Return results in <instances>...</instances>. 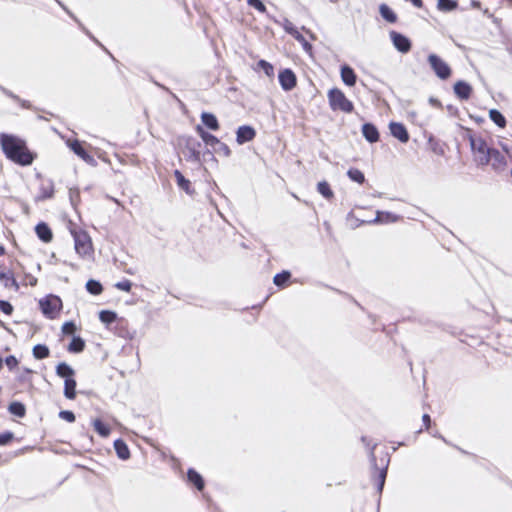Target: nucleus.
Returning <instances> with one entry per match:
<instances>
[{
	"mask_svg": "<svg viewBox=\"0 0 512 512\" xmlns=\"http://www.w3.org/2000/svg\"><path fill=\"white\" fill-rule=\"evenodd\" d=\"M0 143L5 155L10 160L20 165H29L32 163L33 156L27 149L25 142L20 138L13 135L2 134Z\"/></svg>",
	"mask_w": 512,
	"mask_h": 512,
	"instance_id": "1",
	"label": "nucleus"
},
{
	"mask_svg": "<svg viewBox=\"0 0 512 512\" xmlns=\"http://www.w3.org/2000/svg\"><path fill=\"white\" fill-rule=\"evenodd\" d=\"M71 233L76 253L82 258L90 259L94 249L89 234L83 230H71Z\"/></svg>",
	"mask_w": 512,
	"mask_h": 512,
	"instance_id": "2",
	"label": "nucleus"
},
{
	"mask_svg": "<svg viewBox=\"0 0 512 512\" xmlns=\"http://www.w3.org/2000/svg\"><path fill=\"white\" fill-rule=\"evenodd\" d=\"M329 105L332 110H340L345 113L353 111L352 102L345 96V94L338 88H333L328 91Z\"/></svg>",
	"mask_w": 512,
	"mask_h": 512,
	"instance_id": "3",
	"label": "nucleus"
},
{
	"mask_svg": "<svg viewBox=\"0 0 512 512\" xmlns=\"http://www.w3.org/2000/svg\"><path fill=\"white\" fill-rule=\"evenodd\" d=\"M471 149L474 153L475 160L481 164H488L490 161L491 150L481 137H470Z\"/></svg>",
	"mask_w": 512,
	"mask_h": 512,
	"instance_id": "4",
	"label": "nucleus"
},
{
	"mask_svg": "<svg viewBox=\"0 0 512 512\" xmlns=\"http://www.w3.org/2000/svg\"><path fill=\"white\" fill-rule=\"evenodd\" d=\"M42 313L48 318H55L61 310V299L55 295H49L39 301Z\"/></svg>",
	"mask_w": 512,
	"mask_h": 512,
	"instance_id": "5",
	"label": "nucleus"
},
{
	"mask_svg": "<svg viewBox=\"0 0 512 512\" xmlns=\"http://www.w3.org/2000/svg\"><path fill=\"white\" fill-rule=\"evenodd\" d=\"M427 60L430 67L437 75V77H439L442 80H446L451 76V68L438 55L430 54Z\"/></svg>",
	"mask_w": 512,
	"mask_h": 512,
	"instance_id": "6",
	"label": "nucleus"
},
{
	"mask_svg": "<svg viewBox=\"0 0 512 512\" xmlns=\"http://www.w3.org/2000/svg\"><path fill=\"white\" fill-rule=\"evenodd\" d=\"M390 39L394 47L401 53H408L411 49V41L404 35L396 32H390Z\"/></svg>",
	"mask_w": 512,
	"mask_h": 512,
	"instance_id": "7",
	"label": "nucleus"
},
{
	"mask_svg": "<svg viewBox=\"0 0 512 512\" xmlns=\"http://www.w3.org/2000/svg\"><path fill=\"white\" fill-rule=\"evenodd\" d=\"M279 82L284 90L289 91L296 86V76L290 69H285L279 73Z\"/></svg>",
	"mask_w": 512,
	"mask_h": 512,
	"instance_id": "8",
	"label": "nucleus"
},
{
	"mask_svg": "<svg viewBox=\"0 0 512 512\" xmlns=\"http://www.w3.org/2000/svg\"><path fill=\"white\" fill-rule=\"evenodd\" d=\"M390 132L391 134L397 138L402 143H406L409 140V134L405 126L401 123L392 122L390 123Z\"/></svg>",
	"mask_w": 512,
	"mask_h": 512,
	"instance_id": "9",
	"label": "nucleus"
},
{
	"mask_svg": "<svg viewBox=\"0 0 512 512\" xmlns=\"http://www.w3.org/2000/svg\"><path fill=\"white\" fill-rule=\"evenodd\" d=\"M255 137V130L250 126H241L237 130V142L243 144Z\"/></svg>",
	"mask_w": 512,
	"mask_h": 512,
	"instance_id": "10",
	"label": "nucleus"
},
{
	"mask_svg": "<svg viewBox=\"0 0 512 512\" xmlns=\"http://www.w3.org/2000/svg\"><path fill=\"white\" fill-rule=\"evenodd\" d=\"M0 281L6 288H13L15 291L19 289V284L14 278L13 273L5 271L2 268H0Z\"/></svg>",
	"mask_w": 512,
	"mask_h": 512,
	"instance_id": "11",
	"label": "nucleus"
},
{
	"mask_svg": "<svg viewBox=\"0 0 512 512\" xmlns=\"http://www.w3.org/2000/svg\"><path fill=\"white\" fill-rule=\"evenodd\" d=\"M341 79L347 86H354L357 80V76L353 69L347 65L341 68Z\"/></svg>",
	"mask_w": 512,
	"mask_h": 512,
	"instance_id": "12",
	"label": "nucleus"
},
{
	"mask_svg": "<svg viewBox=\"0 0 512 512\" xmlns=\"http://www.w3.org/2000/svg\"><path fill=\"white\" fill-rule=\"evenodd\" d=\"M454 92L459 98L468 99L471 95L472 88L468 83L464 81H458L454 85Z\"/></svg>",
	"mask_w": 512,
	"mask_h": 512,
	"instance_id": "13",
	"label": "nucleus"
},
{
	"mask_svg": "<svg viewBox=\"0 0 512 512\" xmlns=\"http://www.w3.org/2000/svg\"><path fill=\"white\" fill-rule=\"evenodd\" d=\"M399 217L390 212L377 211L376 218L372 221V223L376 224H387L398 221Z\"/></svg>",
	"mask_w": 512,
	"mask_h": 512,
	"instance_id": "14",
	"label": "nucleus"
},
{
	"mask_svg": "<svg viewBox=\"0 0 512 512\" xmlns=\"http://www.w3.org/2000/svg\"><path fill=\"white\" fill-rule=\"evenodd\" d=\"M37 236L45 243H48L52 240V231L51 229L45 224L40 223L35 228Z\"/></svg>",
	"mask_w": 512,
	"mask_h": 512,
	"instance_id": "15",
	"label": "nucleus"
},
{
	"mask_svg": "<svg viewBox=\"0 0 512 512\" xmlns=\"http://www.w3.org/2000/svg\"><path fill=\"white\" fill-rule=\"evenodd\" d=\"M364 137L371 143L378 141L379 133L377 128L372 124H364L362 127Z\"/></svg>",
	"mask_w": 512,
	"mask_h": 512,
	"instance_id": "16",
	"label": "nucleus"
},
{
	"mask_svg": "<svg viewBox=\"0 0 512 512\" xmlns=\"http://www.w3.org/2000/svg\"><path fill=\"white\" fill-rule=\"evenodd\" d=\"M201 120L204 125H206L211 130H218L219 129V123L216 118V116L212 113L203 112L201 114Z\"/></svg>",
	"mask_w": 512,
	"mask_h": 512,
	"instance_id": "17",
	"label": "nucleus"
},
{
	"mask_svg": "<svg viewBox=\"0 0 512 512\" xmlns=\"http://www.w3.org/2000/svg\"><path fill=\"white\" fill-rule=\"evenodd\" d=\"M489 156V163L493 166L494 169H502L505 167V159L497 150L492 149Z\"/></svg>",
	"mask_w": 512,
	"mask_h": 512,
	"instance_id": "18",
	"label": "nucleus"
},
{
	"mask_svg": "<svg viewBox=\"0 0 512 512\" xmlns=\"http://www.w3.org/2000/svg\"><path fill=\"white\" fill-rule=\"evenodd\" d=\"M196 130L205 144L214 146L219 143V140L217 139V137L206 132L201 126H197Z\"/></svg>",
	"mask_w": 512,
	"mask_h": 512,
	"instance_id": "19",
	"label": "nucleus"
},
{
	"mask_svg": "<svg viewBox=\"0 0 512 512\" xmlns=\"http://www.w3.org/2000/svg\"><path fill=\"white\" fill-rule=\"evenodd\" d=\"M56 373L65 380L73 378L75 374L74 370L66 363H60L56 368Z\"/></svg>",
	"mask_w": 512,
	"mask_h": 512,
	"instance_id": "20",
	"label": "nucleus"
},
{
	"mask_svg": "<svg viewBox=\"0 0 512 512\" xmlns=\"http://www.w3.org/2000/svg\"><path fill=\"white\" fill-rule=\"evenodd\" d=\"M116 453L119 458L126 460L130 456L128 446L122 440H116L114 443Z\"/></svg>",
	"mask_w": 512,
	"mask_h": 512,
	"instance_id": "21",
	"label": "nucleus"
},
{
	"mask_svg": "<svg viewBox=\"0 0 512 512\" xmlns=\"http://www.w3.org/2000/svg\"><path fill=\"white\" fill-rule=\"evenodd\" d=\"M64 395L68 399L76 397V381L74 378L65 380Z\"/></svg>",
	"mask_w": 512,
	"mask_h": 512,
	"instance_id": "22",
	"label": "nucleus"
},
{
	"mask_svg": "<svg viewBox=\"0 0 512 512\" xmlns=\"http://www.w3.org/2000/svg\"><path fill=\"white\" fill-rule=\"evenodd\" d=\"M381 16L389 23H395L397 20L396 14L386 5L382 4L379 8Z\"/></svg>",
	"mask_w": 512,
	"mask_h": 512,
	"instance_id": "23",
	"label": "nucleus"
},
{
	"mask_svg": "<svg viewBox=\"0 0 512 512\" xmlns=\"http://www.w3.org/2000/svg\"><path fill=\"white\" fill-rule=\"evenodd\" d=\"M93 427L95 431L102 437H108L110 435V428L100 419H95L93 421Z\"/></svg>",
	"mask_w": 512,
	"mask_h": 512,
	"instance_id": "24",
	"label": "nucleus"
},
{
	"mask_svg": "<svg viewBox=\"0 0 512 512\" xmlns=\"http://www.w3.org/2000/svg\"><path fill=\"white\" fill-rule=\"evenodd\" d=\"M490 119L498 125L500 128H504L506 126V119L505 117L495 109H492L489 111Z\"/></svg>",
	"mask_w": 512,
	"mask_h": 512,
	"instance_id": "25",
	"label": "nucleus"
},
{
	"mask_svg": "<svg viewBox=\"0 0 512 512\" xmlns=\"http://www.w3.org/2000/svg\"><path fill=\"white\" fill-rule=\"evenodd\" d=\"M318 192L326 199H331L334 196L329 184L326 181H321L317 185Z\"/></svg>",
	"mask_w": 512,
	"mask_h": 512,
	"instance_id": "26",
	"label": "nucleus"
},
{
	"mask_svg": "<svg viewBox=\"0 0 512 512\" xmlns=\"http://www.w3.org/2000/svg\"><path fill=\"white\" fill-rule=\"evenodd\" d=\"M175 179L177 181L178 186L186 191L187 193H190V181L187 180L180 171L176 170L174 172Z\"/></svg>",
	"mask_w": 512,
	"mask_h": 512,
	"instance_id": "27",
	"label": "nucleus"
},
{
	"mask_svg": "<svg viewBox=\"0 0 512 512\" xmlns=\"http://www.w3.org/2000/svg\"><path fill=\"white\" fill-rule=\"evenodd\" d=\"M188 479L190 482H192L197 489L201 490L204 487V482L202 477L194 470L190 469L188 471Z\"/></svg>",
	"mask_w": 512,
	"mask_h": 512,
	"instance_id": "28",
	"label": "nucleus"
},
{
	"mask_svg": "<svg viewBox=\"0 0 512 512\" xmlns=\"http://www.w3.org/2000/svg\"><path fill=\"white\" fill-rule=\"evenodd\" d=\"M33 356L36 359H44L49 356V349L45 345L38 344L33 348Z\"/></svg>",
	"mask_w": 512,
	"mask_h": 512,
	"instance_id": "29",
	"label": "nucleus"
},
{
	"mask_svg": "<svg viewBox=\"0 0 512 512\" xmlns=\"http://www.w3.org/2000/svg\"><path fill=\"white\" fill-rule=\"evenodd\" d=\"M84 347V341L80 337H74L68 349L70 352L79 353L83 351Z\"/></svg>",
	"mask_w": 512,
	"mask_h": 512,
	"instance_id": "30",
	"label": "nucleus"
},
{
	"mask_svg": "<svg viewBox=\"0 0 512 512\" xmlns=\"http://www.w3.org/2000/svg\"><path fill=\"white\" fill-rule=\"evenodd\" d=\"M347 175L352 181H355L359 184H362L365 181L364 174L356 168L349 169Z\"/></svg>",
	"mask_w": 512,
	"mask_h": 512,
	"instance_id": "31",
	"label": "nucleus"
},
{
	"mask_svg": "<svg viewBox=\"0 0 512 512\" xmlns=\"http://www.w3.org/2000/svg\"><path fill=\"white\" fill-rule=\"evenodd\" d=\"M9 411L18 416V417H23L25 415V406L20 403V402H12L10 405H9Z\"/></svg>",
	"mask_w": 512,
	"mask_h": 512,
	"instance_id": "32",
	"label": "nucleus"
},
{
	"mask_svg": "<svg viewBox=\"0 0 512 512\" xmlns=\"http://www.w3.org/2000/svg\"><path fill=\"white\" fill-rule=\"evenodd\" d=\"M86 288L93 295H98L102 292V285L95 280H89L86 284Z\"/></svg>",
	"mask_w": 512,
	"mask_h": 512,
	"instance_id": "33",
	"label": "nucleus"
},
{
	"mask_svg": "<svg viewBox=\"0 0 512 512\" xmlns=\"http://www.w3.org/2000/svg\"><path fill=\"white\" fill-rule=\"evenodd\" d=\"M457 7L454 0H438V8L442 11H451Z\"/></svg>",
	"mask_w": 512,
	"mask_h": 512,
	"instance_id": "34",
	"label": "nucleus"
},
{
	"mask_svg": "<svg viewBox=\"0 0 512 512\" xmlns=\"http://www.w3.org/2000/svg\"><path fill=\"white\" fill-rule=\"evenodd\" d=\"M100 320L105 324H110L115 321L116 314L112 311L103 310L99 313Z\"/></svg>",
	"mask_w": 512,
	"mask_h": 512,
	"instance_id": "35",
	"label": "nucleus"
},
{
	"mask_svg": "<svg viewBox=\"0 0 512 512\" xmlns=\"http://www.w3.org/2000/svg\"><path fill=\"white\" fill-rule=\"evenodd\" d=\"M70 148L82 159L87 160L89 158V155L86 153V151L82 148V146L79 144V142L74 141L70 143Z\"/></svg>",
	"mask_w": 512,
	"mask_h": 512,
	"instance_id": "36",
	"label": "nucleus"
},
{
	"mask_svg": "<svg viewBox=\"0 0 512 512\" xmlns=\"http://www.w3.org/2000/svg\"><path fill=\"white\" fill-rule=\"evenodd\" d=\"M258 66L264 71V73L268 77H272L274 75V68L269 62L265 60H260L258 62Z\"/></svg>",
	"mask_w": 512,
	"mask_h": 512,
	"instance_id": "37",
	"label": "nucleus"
},
{
	"mask_svg": "<svg viewBox=\"0 0 512 512\" xmlns=\"http://www.w3.org/2000/svg\"><path fill=\"white\" fill-rule=\"evenodd\" d=\"M290 277V274L288 272H283L281 274H277L275 277H274V283L277 285V286H281L283 285L286 281H288Z\"/></svg>",
	"mask_w": 512,
	"mask_h": 512,
	"instance_id": "38",
	"label": "nucleus"
},
{
	"mask_svg": "<svg viewBox=\"0 0 512 512\" xmlns=\"http://www.w3.org/2000/svg\"><path fill=\"white\" fill-rule=\"evenodd\" d=\"M76 331V325L73 322H66L62 326V332L66 335H72Z\"/></svg>",
	"mask_w": 512,
	"mask_h": 512,
	"instance_id": "39",
	"label": "nucleus"
},
{
	"mask_svg": "<svg viewBox=\"0 0 512 512\" xmlns=\"http://www.w3.org/2000/svg\"><path fill=\"white\" fill-rule=\"evenodd\" d=\"M247 2L250 6L254 7L261 13H264L266 11L265 5L260 0H248Z\"/></svg>",
	"mask_w": 512,
	"mask_h": 512,
	"instance_id": "40",
	"label": "nucleus"
},
{
	"mask_svg": "<svg viewBox=\"0 0 512 512\" xmlns=\"http://www.w3.org/2000/svg\"><path fill=\"white\" fill-rule=\"evenodd\" d=\"M116 288L122 291L129 292L132 287V283L129 280L121 281L116 283Z\"/></svg>",
	"mask_w": 512,
	"mask_h": 512,
	"instance_id": "41",
	"label": "nucleus"
},
{
	"mask_svg": "<svg viewBox=\"0 0 512 512\" xmlns=\"http://www.w3.org/2000/svg\"><path fill=\"white\" fill-rule=\"evenodd\" d=\"M60 418L68 421V422H74L75 421V415L71 411H61L59 413Z\"/></svg>",
	"mask_w": 512,
	"mask_h": 512,
	"instance_id": "42",
	"label": "nucleus"
},
{
	"mask_svg": "<svg viewBox=\"0 0 512 512\" xmlns=\"http://www.w3.org/2000/svg\"><path fill=\"white\" fill-rule=\"evenodd\" d=\"M12 439H13V434L10 432L0 434V446L8 444Z\"/></svg>",
	"mask_w": 512,
	"mask_h": 512,
	"instance_id": "43",
	"label": "nucleus"
},
{
	"mask_svg": "<svg viewBox=\"0 0 512 512\" xmlns=\"http://www.w3.org/2000/svg\"><path fill=\"white\" fill-rule=\"evenodd\" d=\"M0 309L7 315H10L13 311V307L6 301H0Z\"/></svg>",
	"mask_w": 512,
	"mask_h": 512,
	"instance_id": "44",
	"label": "nucleus"
},
{
	"mask_svg": "<svg viewBox=\"0 0 512 512\" xmlns=\"http://www.w3.org/2000/svg\"><path fill=\"white\" fill-rule=\"evenodd\" d=\"M5 364L9 367V369H13L17 366L18 361L14 356H9L5 359Z\"/></svg>",
	"mask_w": 512,
	"mask_h": 512,
	"instance_id": "45",
	"label": "nucleus"
},
{
	"mask_svg": "<svg viewBox=\"0 0 512 512\" xmlns=\"http://www.w3.org/2000/svg\"><path fill=\"white\" fill-rule=\"evenodd\" d=\"M25 284L30 285V286H35L37 284L36 277H34L32 275H27L25 278Z\"/></svg>",
	"mask_w": 512,
	"mask_h": 512,
	"instance_id": "46",
	"label": "nucleus"
},
{
	"mask_svg": "<svg viewBox=\"0 0 512 512\" xmlns=\"http://www.w3.org/2000/svg\"><path fill=\"white\" fill-rule=\"evenodd\" d=\"M385 477H386V470L382 469L380 471V474H379V478H380V483H379V490L381 491L382 488H383V485H384V481H385Z\"/></svg>",
	"mask_w": 512,
	"mask_h": 512,
	"instance_id": "47",
	"label": "nucleus"
},
{
	"mask_svg": "<svg viewBox=\"0 0 512 512\" xmlns=\"http://www.w3.org/2000/svg\"><path fill=\"white\" fill-rule=\"evenodd\" d=\"M423 422H424L426 428H428L430 425V422H431L430 416L428 414L423 415Z\"/></svg>",
	"mask_w": 512,
	"mask_h": 512,
	"instance_id": "48",
	"label": "nucleus"
},
{
	"mask_svg": "<svg viewBox=\"0 0 512 512\" xmlns=\"http://www.w3.org/2000/svg\"><path fill=\"white\" fill-rule=\"evenodd\" d=\"M301 43L306 51H310L312 49V46L306 40Z\"/></svg>",
	"mask_w": 512,
	"mask_h": 512,
	"instance_id": "49",
	"label": "nucleus"
},
{
	"mask_svg": "<svg viewBox=\"0 0 512 512\" xmlns=\"http://www.w3.org/2000/svg\"><path fill=\"white\" fill-rule=\"evenodd\" d=\"M430 103L434 106H440V102L437 99L430 98Z\"/></svg>",
	"mask_w": 512,
	"mask_h": 512,
	"instance_id": "50",
	"label": "nucleus"
},
{
	"mask_svg": "<svg viewBox=\"0 0 512 512\" xmlns=\"http://www.w3.org/2000/svg\"><path fill=\"white\" fill-rule=\"evenodd\" d=\"M295 38L300 42L305 41L304 37L300 35L298 32L295 33Z\"/></svg>",
	"mask_w": 512,
	"mask_h": 512,
	"instance_id": "51",
	"label": "nucleus"
},
{
	"mask_svg": "<svg viewBox=\"0 0 512 512\" xmlns=\"http://www.w3.org/2000/svg\"><path fill=\"white\" fill-rule=\"evenodd\" d=\"M502 147H503V149L505 150V152H506L510 157H512V151H510V150H509L506 146H504V145H503Z\"/></svg>",
	"mask_w": 512,
	"mask_h": 512,
	"instance_id": "52",
	"label": "nucleus"
},
{
	"mask_svg": "<svg viewBox=\"0 0 512 512\" xmlns=\"http://www.w3.org/2000/svg\"><path fill=\"white\" fill-rule=\"evenodd\" d=\"M5 249L3 246L0 245V256L4 255Z\"/></svg>",
	"mask_w": 512,
	"mask_h": 512,
	"instance_id": "53",
	"label": "nucleus"
}]
</instances>
